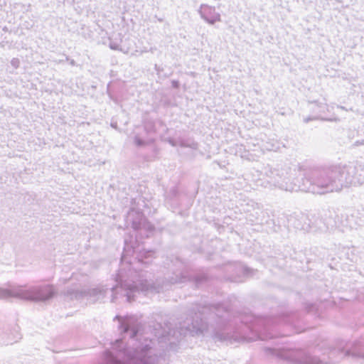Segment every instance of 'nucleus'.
I'll return each instance as SVG.
<instances>
[{"mask_svg": "<svg viewBox=\"0 0 364 364\" xmlns=\"http://www.w3.org/2000/svg\"><path fill=\"white\" fill-rule=\"evenodd\" d=\"M39 299H46V298L45 297H43V298H38Z\"/></svg>", "mask_w": 364, "mask_h": 364, "instance_id": "2eb2a0df", "label": "nucleus"}, {"mask_svg": "<svg viewBox=\"0 0 364 364\" xmlns=\"http://www.w3.org/2000/svg\"><path fill=\"white\" fill-rule=\"evenodd\" d=\"M198 12L200 18L209 25H214L216 22L221 21V16L220 13L216 11L215 6L202 4Z\"/></svg>", "mask_w": 364, "mask_h": 364, "instance_id": "f257e3e1", "label": "nucleus"}, {"mask_svg": "<svg viewBox=\"0 0 364 364\" xmlns=\"http://www.w3.org/2000/svg\"><path fill=\"white\" fill-rule=\"evenodd\" d=\"M311 103L316 104L321 109L319 112H323L324 109L326 108V104L325 103L318 102V101H313L311 102Z\"/></svg>", "mask_w": 364, "mask_h": 364, "instance_id": "423d86ee", "label": "nucleus"}, {"mask_svg": "<svg viewBox=\"0 0 364 364\" xmlns=\"http://www.w3.org/2000/svg\"><path fill=\"white\" fill-rule=\"evenodd\" d=\"M157 19H158V21H160V22H162V21H164V19H163V18H157Z\"/></svg>", "mask_w": 364, "mask_h": 364, "instance_id": "4468645a", "label": "nucleus"}, {"mask_svg": "<svg viewBox=\"0 0 364 364\" xmlns=\"http://www.w3.org/2000/svg\"><path fill=\"white\" fill-rule=\"evenodd\" d=\"M134 144L136 146L142 147L146 145L152 144L154 143L155 140L154 139H150L149 140H145L140 137L138 135H136L134 138Z\"/></svg>", "mask_w": 364, "mask_h": 364, "instance_id": "20e7f679", "label": "nucleus"}, {"mask_svg": "<svg viewBox=\"0 0 364 364\" xmlns=\"http://www.w3.org/2000/svg\"><path fill=\"white\" fill-rule=\"evenodd\" d=\"M154 68H155V70H156L158 73H159V72L162 71V69H161V68H160V67H159V65H157L156 64L155 65Z\"/></svg>", "mask_w": 364, "mask_h": 364, "instance_id": "ddd939ff", "label": "nucleus"}, {"mask_svg": "<svg viewBox=\"0 0 364 364\" xmlns=\"http://www.w3.org/2000/svg\"><path fill=\"white\" fill-rule=\"evenodd\" d=\"M144 129L147 134L156 133V128L154 120L146 119L144 121Z\"/></svg>", "mask_w": 364, "mask_h": 364, "instance_id": "7ed1b4c3", "label": "nucleus"}, {"mask_svg": "<svg viewBox=\"0 0 364 364\" xmlns=\"http://www.w3.org/2000/svg\"><path fill=\"white\" fill-rule=\"evenodd\" d=\"M110 126L114 129H118V125H117V122H113L112 121L111 123H110Z\"/></svg>", "mask_w": 364, "mask_h": 364, "instance_id": "f8f14e48", "label": "nucleus"}, {"mask_svg": "<svg viewBox=\"0 0 364 364\" xmlns=\"http://www.w3.org/2000/svg\"><path fill=\"white\" fill-rule=\"evenodd\" d=\"M109 47L113 50H122V48H119V45L116 42H110Z\"/></svg>", "mask_w": 364, "mask_h": 364, "instance_id": "39448f33", "label": "nucleus"}, {"mask_svg": "<svg viewBox=\"0 0 364 364\" xmlns=\"http://www.w3.org/2000/svg\"><path fill=\"white\" fill-rule=\"evenodd\" d=\"M165 141L173 147L179 146L182 148L191 149L193 151V156L194 157L198 156V152L200 153L198 150L199 144L193 138L188 137L185 139L182 137H178L177 139H175L173 137H168L165 139Z\"/></svg>", "mask_w": 364, "mask_h": 364, "instance_id": "f03ea898", "label": "nucleus"}, {"mask_svg": "<svg viewBox=\"0 0 364 364\" xmlns=\"http://www.w3.org/2000/svg\"><path fill=\"white\" fill-rule=\"evenodd\" d=\"M171 86L174 89H178L180 87V82L177 80H172Z\"/></svg>", "mask_w": 364, "mask_h": 364, "instance_id": "6e6552de", "label": "nucleus"}, {"mask_svg": "<svg viewBox=\"0 0 364 364\" xmlns=\"http://www.w3.org/2000/svg\"><path fill=\"white\" fill-rule=\"evenodd\" d=\"M110 85H111V82H109L107 85V93L108 96L109 97V98L113 100V96L110 91Z\"/></svg>", "mask_w": 364, "mask_h": 364, "instance_id": "1a4fd4ad", "label": "nucleus"}, {"mask_svg": "<svg viewBox=\"0 0 364 364\" xmlns=\"http://www.w3.org/2000/svg\"><path fill=\"white\" fill-rule=\"evenodd\" d=\"M317 119H318L317 117H307L304 119V123H309V122L313 121V120H316Z\"/></svg>", "mask_w": 364, "mask_h": 364, "instance_id": "9d476101", "label": "nucleus"}, {"mask_svg": "<svg viewBox=\"0 0 364 364\" xmlns=\"http://www.w3.org/2000/svg\"><path fill=\"white\" fill-rule=\"evenodd\" d=\"M11 64L14 68H18L20 65V61L18 58H13L11 61Z\"/></svg>", "mask_w": 364, "mask_h": 364, "instance_id": "0eeeda50", "label": "nucleus"}, {"mask_svg": "<svg viewBox=\"0 0 364 364\" xmlns=\"http://www.w3.org/2000/svg\"><path fill=\"white\" fill-rule=\"evenodd\" d=\"M360 145H364V139H362V140H358V141H356L353 144V146H360Z\"/></svg>", "mask_w": 364, "mask_h": 364, "instance_id": "9b49d317", "label": "nucleus"}]
</instances>
